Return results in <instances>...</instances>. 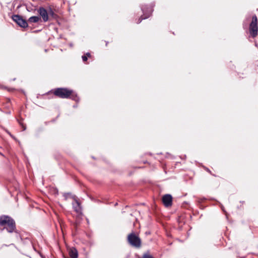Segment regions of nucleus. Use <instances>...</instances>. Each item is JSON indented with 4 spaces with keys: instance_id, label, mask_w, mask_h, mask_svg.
<instances>
[{
    "instance_id": "obj_13",
    "label": "nucleus",
    "mask_w": 258,
    "mask_h": 258,
    "mask_svg": "<svg viewBox=\"0 0 258 258\" xmlns=\"http://www.w3.org/2000/svg\"><path fill=\"white\" fill-rule=\"evenodd\" d=\"M149 16V15L145 16H142L141 18L139 19V21L137 22V23H141L142 20L147 18Z\"/></svg>"
},
{
    "instance_id": "obj_11",
    "label": "nucleus",
    "mask_w": 258,
    "mask_h": 258,
    "mask_svg": "<svg viewBox=\"0 0 258 258\" xmlns=\"http://www.w3.org/2000/svg\"><path fill=\"white\" fill-rule=\"evenodd\" d=\"M142 258H154L151 255L148 254V253H145L143 255Z\"/></svg>"
},
{
    "instance_id": "obj_12",
    "label": "nucleus",
    "mask_w": 258,
    "mask_h": 258,
    "mask_svg": "<svg viewBox=\"0 0 258 258\" xmlns=\"http://www.w3.org/2000/svg\"><path fill=\"white\" fill-rule=\"evenodd\" d=\"M132 245L136 247H139L141 246V243H130Z\"/></svg>"
},
{
    "instance_id": "obj_7",
    "label": "nucleus",
    "mask_w": 258,
    "mask_h": 258,
    "mask_svg": "<svg viewBox=\"0 0 258 258\" xmlns=\"http://www.w3.org/2000/svg\"><path fill=\"white\" fill-rule=\"evenodd\" d=\"M172 197L170 195H165L162 197V202L166 207H169L172 204Z\"/></svg>"
},
{
    "instance_id": "obj_9",
    "label": "nucleus",
    "mask_w": 258,
    "mask_h": 258,
    "mask_svg": "<svg viewBox=\"0 0 258 258\" xmlns=\"http://www.w3.org/2000/svg\"><path fill=\"white\" fill-rule=\"evenodd\" d=\"M73 208L75 211L78 213H80L81 212V207L80 206V204L77 200H75V202L73 203Z\"/></svg>"
},
{
    "instance_id": "obj_16",
    "label": "nucleus",
    "mask_w": 258,
    "mask_h": 258,
    "mask_svg": "<svg viewBox=\"0 0 258 258\" xmlns=\"http://www.w3.org/2000/svg\"><path fill=\"white\" fill-rule=\"evenodd\" d=\"M86 56H87H87H88V57H90V56H91V54H90V53L87 52V53H86Z\"/></svg>"
},
{
    "instance_id": "obj_4",
    "label": "nucleus",
    "mask_w": 258,
    "mask_h": 258,
    "mask_svg": "<svg viewBox=\"0 0 258 258\" xmlns=\"http://www.w3.org/2000/svg\"><path fill=\"white\" fill-rule=\"evenodd\" d=\"M13 20L20 27L26 28L28 26L27 22L19 15H14L12 17Z\"/></svg>"
},
{
    "instance_id": "obj_6",
    "label": "nucleus",
    "mask_w": 258,
    "mask_h": 258,
    "mask_svg": "<svg viewBox=\"0 0 258 258\" xmlns=\"http://www.w3.org/2000/svg\"><path fill=\"white\" fill-rule=\"evenodd\" d=\"M38 12L44 22H46L48 20V13L44 8L42 7L40 8L38 10Z\"/></svg>"
},
{
    "instance_id": "obj_10",
    "label": "nucleus",
    "mask_w": 258,
    "mask_h": 258,
    "mask_svg": "<svg viewBox=\"0 0 258 258\" xmlns=\"http://www.w3.org/2000/svg\"><path fill=\"white\" fill-rule=\"evenodd\" d=\"M40 20V18L38 16H32L29 18L28 22L30 23H37Z\"/></svg>"
},
{
    "instance_id": "obj_17",
    "label": "nucleus",
    "mask_w": 258,
    "mask_h": 258,
    "mask_svg": "<svg viewBox=\"0 0 258 258\" xmlns=\"http://www.w3.org/2000/svg\"><path fill=\"white\" fill-rule=\"evenodd\" d=\"M23 130H25L26 129V127H25L23 126Z\"/></svg>"
},
{
    "instance_id": "obj_2",
    "label": "nucleus",
    "mask_w": 258,
    "mask_h": 258,
    "mask_svg": "<svg viewBox=\"0 0 258 258\" xmlns=\"http://www.w3.org/2000/svg\"><path fill=\"white\" fill-rule=\"evenodd\" d=\"M73 91L66 88H57L54 91V94L61 98H67L72 94Z\"/></svg>"
},
{
    "instance_id": "obj_5",
    "label": "nucleus",
    "mask_w": 258,
    "mask_h": 258,
    "mask_svg": "<svg viewBox=\"0 0 258 258\" xmlns=\"http://www.w3.org/2000/svg\"><path fill=\"white\" fill-rule=\"evenodd\" d=\"M66 245L70 256L71 258H78V252L77 249L73 246H69L67 243H66Z\"/></svg>"
},
{
    "instance_id": "obj_15",
    "label": "nucleus",
    "mask_w": 258,
    "mask_h": 258,
    "mask_svg": "<svg viewBox=\"0 0 258 258\" xmlns=\"http://www.w3.org/2000/svg\"><path fill=\"white\" fill-rule=\"evenodd\" d=\"M82 59L84 61H86L87 60V57L86 55L82 56Z\"/></svg>"
},
{
    "instance_id": "obj_1",
    "label": "nucleus",
    "mask_w": 258,
    "mask_h": 258,
    "mask_svg": "<svg viewBox=\"0 0 258 258\" xmlns=\"http://www.w3.org/2000/svg\"><path fill=\"white\" fill-rule=\"evenodd\" d=\"M0 226H4L5 228L9 232H13L16 229L14 221L11 217L7 216H0Z\"/></svg>"
},
{
    "instance_id": "obj_14",
    "label": "nucleus",
    "mask_w": 258,
    "mask_h": 258,
    "mask_svg": "<svg viewBox=\"0 0 258 258\" xmlns=\"http://www.w3.org/2000/svg\"><path fill=\"white\" fill-rule=\"evenodd\" d=\"M48 14H49V15H51L52 16H53V15L54 14L53 12L52 11L51 9L49 10V12H48Z\"/></svg>"
},
{
    "instance_id": "obj_3",
    "label": "nucleus",
    "mask_w": 258,
    "mask_h": 258,
    "mask_svg": "<svg viewBox=\"0 0 258 258\" xmlns=\"http://www.w3.org/2000/svg\"><path fill=\"white\" fill-rule=\"evenodd\" d=\"M257 19L255 16L252 17V22L249 26L250 33L253 37H255L257 34Z\"/></svg>"
},
{
    "instance_id": "obj_8",
    "label": "nucleus",
    "mask_w": 258,
    "mask_h": 258,
    "mask_svg": "<svg viewBox=\"0 0 258 258\" xmlns=\"http://www.w3.org/2000/svg\"><path fill=\"white\" fill-rule=\"evenodd\" d=\"M128 242H141L139 237L134 233H131L128 235Z\"/></svg>"
}]
</instances>
